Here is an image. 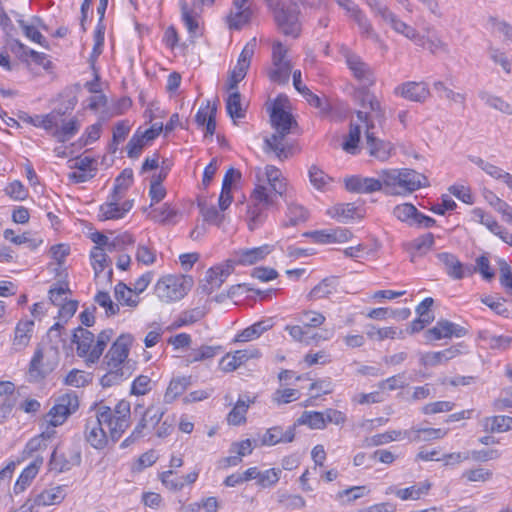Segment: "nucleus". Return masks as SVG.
<instances>
[{
	"mask_svg": "<svg viewBox=\"0 0 512 512\" xmlns=\"http://www.w3.org/2000/svg\"><path fill=\"white\" fill-rule=\"evenodd\" d=\"M130 416L129 401L120 400L114 409L98 404L95 417L86 420L84 430L86 441L98 450L107 447L109 439L116 443L130 426Z\"/></svg>",
	"mask_w": 512,
	"mask_h": 512,
	"instance_id": "f257e3e1",
	"label": "nucleus"
},
{
	"mask_svg": "<svg viewBox=\"0 0 512 512\" xmlns=\"http://www.w3.org/2000/svg\"><path fill=\"white\" fill-rule=\"evenodd\" d=\"M361 94V105L369 111H357L358 120L365 126L366 148L370 154L381 161L390 157L392 145L388 141L379 138L385 123V112L375 95L363 89Z\"/></svg>",
	"mask_w": 512,
	"mask_h": 512,
	"instance_id": "f03ea898",
	"label": "nucleus"
},
{
	"mask_svg": "<svg viewBox=\"0 0 512 512\" xmlns=\"http://www.w3.org/2000/svg\"><path fill=\"white\" fill-rule=\"evenodd\" d=\"M382 187L390 195H407L427 185V178L413 169H385L379 172Z\"/></svg>",
	"mask_w": 512,
	"mask_h": 512,
	"instance_id": "7ed1b4c3",
	"label": "nucleus"
},
{
	"mask_svg": "<svg viewBox=\"0 0 512 512\" xmlns=\"http://www.w3.org/2000/svg\"><path fill=\"white\" fill-rule=\"evenodd\" d=\"M113 336V329H105L98 334L95 341V336L92 332L79 326L74 329L71 340L77 345V355L85 358L86 363L90 365L99 361Z\"/></svg>",
	"mask_w": 512,
	"mask_h": 512,
	"instance_id": "20e7f679",
	"label": "nucleus"
},
{
	"mask_svg": "<svg viewBox=\"0 0 512 512\" xmlns=\"http://www.w3.org/2000/svg\"><path fill=\"white\" fill-rule=\"evenodd\" d=\"M270 120L276 132L270 138L265 139V144L276 153L279 159H285L288 154L282 142L285 136L290 133L291 126L295 121L292 115L286 112L277 101L271 109Z\"/></svg>",
	"mask_w": 512,
	"mask_h": 512,
	"instance_id": "39448f33",
	"label": "nucleus"
},
{
	"mask_svg": "<svg viewBox=\"0 0 512 512\" xmlns=\"http://www.w3.org/2000/svg\"><path fill=\"white\" fill-rule=\"evenodd\" d=\"M267 2L279 31L286 36L298 38L302 31V24L299 19L301 11L296 2L293 1L288 6L272 0Z\"/></svg>",
	"mask_w": 512,
	"mask_h": 512,
	"instance_id": "423d86ee",
	"label": "nucleus"
},
{
	"mask_svg": "<svg viewBox=\"0 0 512 512\" xmlns=\"http://www.w3.org/2000/svg\"><path fill=\"white\" fill-rule=\"evenodd\" d=\"M192 279L184 276L167 275L155 285L156 296L165 303L182 299L190 290Z\"/></svg>",
	"mask_w": 512,
	"mask_h": 512,
	"instance_id": "0eeeda50",
	"label": "nucleus"
},
{
	"mask_svg": "<svg viewBox=\"0 0 512 512\" xmlns=\"http://www.w3.org/2000/svg\"><path fill=\"white\" fill-rule=\"evenodd\" d=\"M166 410L159 405H150L142 413L141 419L136 424L132 433L122 443L121 448H126L138 439L152 435L163 419Z\"/></svg>",
	"mask_w": 512,
	"mask_h": 512,
	"instance_id": "6e6552de",
	"label": "nucleus"
},
{
	"mask_svg": "<svg viewBox=\"0 0 512 512\" xmlns=\"http://www.w3.org/2000/svg\"><path fill=\"white\" fill-rule=\"evenodd\" d=\"M58 361L57 347L51 348L46 355L41 347H37L29 364L28 381L40 382L57 367Z\"/></svg>",
	"mask_w": 512,
	"mask_h": 512,
	"instance_id": "1a4fd4ad",
	"label": "nucleus"
},
{
	"mask_svg": "<svg viewBox=\"0 0 512 512\" xmlns=\"http://www.w3.org/2000/svg\"><path fill=\"white\" fill-rule=\"evenodd\" d=\"M79 408V399L75 392L63 394L56 398L54 405L44 416L48 426L58 427L62 425L70 415Z\"/></svg>",
	"mask_w": 512,
	"mask_h": 512,
	"instance_id": "9d476101",
	"label": "nucleus"
},
{
	"mask_svg": "<svg viewBox=\"0 0 512 512\" xmlns=\"http://www.w3.org/2000/svg\"><path fill=\"white\" fill-rule=\"evenodd\" d=\"M253 205L248 209L249 229L254 230L266 218L265 209L274 204V198L265 186L258 185L251 195Z\"/></svg>",
	"mask_w": 512,
	"mask_h": 512,
	"instance_id": "9b49d317",
	"label": "nucleus"
},
{
	"mask_svg": "<svg viewBox=\"0 0 512 512\" xmlns=\"http://www.w3.org/2000/svg\"><path fill=\"white\" fill-rule=\"evenodd\" d=\"M340 53L351 71L353 77L363 86L369 87L375 83L373 69L363 59L346 46H341Z\"/></svg>",
	"mask_w": 512,
	"mask_h": 512,
	"instance_id": "f8f14e48",
	"label": "nucleus"
},
{
	"mask_svg": "<svg viewBox=\"0 0 512 512\" xmlns=\"http://www.w3.org/2000/svg\"><path fill=\"white\" fill-rule=\"evenodd\" d=\"M133 337L130 334L120 335L112 344L109 351L104 357L106 367L118 368L128 367L125 361L128 358L130 346L132 345Z\"/></svg>",
	"mask_w": 512,
	"mask_h": 512,
	"instance_id": "ddd939ff",
	"label": "nucleus"
},
{
	"mask_svg": "<svg viewBox=\"0 0 512 512\" xmlns=\"http://www.w3.org/2000/svg\"><path fill=\"white\" fill-rule=\"evenodd\" d=\"M274 249V246L264 244L254 248H240L233 253V258L229 259L233 266L235 265H254L265 259Z\"/></svg>",
	"mask_w": 512,
	"mask_h": 512,
	"instance_id": "4468645a",
	"label": "nucleus"
},
{
	"mask_svg": "<svg viewBox=\"0 0 512 512\" xmlns=\"http://www.w3.org/2000/svg\"><path fill=\"white\" fill-rule=\"evenodd\" d=\"M437 258L444 265L446 273L455 280L472 276L476 272V268H473L472 265L462 264L458 258L451 253H438Z\"/></svg>",
	"mask_w": 512,
	"mask_h": 512,
	"instance_id": "2eb2a0df",
	"label": "nucleus"
},
{
	"mask_svg": "<svg viewBox=\"0 0 512 512\" xmlns=\"http://www.w3.org/2000/svg\"><path fill=\"white\" fill-rule=\"evenodd\" d=\"M234 271L233 263L228 260L223 265H218L211 267L206 272V284L201 286L203 292L206 294H211L215 290L219 289L222 284L225 282L227 277Z\"/></svg>",
	"mask_w": 512,
	"mask_h": 512,
	"instance_id": "dca6fc26",
	"label": "nucleus"
},
{
	"mask_svg": "<svg viewBox=\"0 0 512 512\" xmlns=\"http://www.w3.org/2000/svg\"><path fill=\"white\" fill-rule=\"evenodd\" d=\"M394 94L409 101L423 103L430 97V90L425 82L409 81L398 85Z\"/></svg>",
	"mask_w": 512,
	"mask_h": 512,
	"instance_id": "f3484780",
	"label": "nucleus"
},
{
	"mask_svg": "<svg viewBox=\"0 0 512 512\" xmlns=\"http://www.w3.org/2000/svg\"><path fill=\"white\" fill-rule=\"evenodd\" d=\"M467 334V330L448 320H439L436 325L426 331L428 340H440L443 338L463 337Z\"/></svg>",
	"mask_w": 512,
	"mask_h": 512,
	"instance_id": "a211bd4d",
	"label": "nucleus"
},
{
	"mask_svg": "<svg viewBox=\"0 0 512 512\" xmlns=\"http://www.w3.org/2000/svg\"><path fill=\"white\" fill-rule=\"evenodd\" d=\"M259 355V350L255 348L237 350L234 353H227L221 359L220 365L223 371L232 372L246 363L249 359L257 358Z\"/></svg>",
	"mask_w": 512,
	"mask_h": 512,
	"instance_id": "6ab92c4d",
	"label": "nucleus"
},
{
	"mask_svg": "<svg viewBox=\"0 0 512 512\" xmlns=\"http://www.w3.org/2000/svg\"><path fill=\"white\" fill-rule=\"evenodd\" d=\"M295 426L288 427L287 430H283L280 426H274L266 430L262 435L260 441L263 446H274L278 443H289L294 440L295 437Z\"/></svg>",
	"mask_w": 512,
	"mask_h": 512,
	"instance_id": "aec40b11",
	"label": "nucleus"
},
{
	"mask_svg": "<svg viewBox=\"0 0 512 512\" xmlns=\"http://www.w3.org/2000/svg\"><path fill=\"white\" fill-rule=\"evenodd\" d=\"M345 187L350 192L372 193L382 189V181L380 177L375 179L352 176L345 180Z\"/></svg>",
	"mask_w": 512,
	"mask_h": 512,
	"instance_id": "412c9836",
	"label": "nucleus"
},
{
	"mask_svg": "<svg viewBox=\"0 0 512 512\" xmlns=\"http://www.w3.org/2000/svg\"><path fill=\"white\" fill-rule=\"evenodd\" d=\"M279 480L280 478H288V475H282L280 468H271L263 472L259 471L256 467L247 469L243 474L235 477L234 474L226 476L225 480Z\"/></svg>",
	"mask_w": 512,
	"mask_h": 512,
	"instance_id": "4be33fe9",
	"label": "nucleus"
},
{
	"mask_svg": "<svg viewBox=\"0 0 512 512\" xmlns=\"http://www.w3.org/2000/svg\"><path fill=\"white\" fill-rule=\"evenodd\" d=\"M12 52L18 54L21 60L26 61L27 57H31L33 62L42 66L45 70H49L51 68V61L48 60L47 55L45 53L37 52L33 49H29L19 40H13L11 43Z\"/></svg>",
	"mask_w": 512,
	"mask_h": 512,
	"instance_id": "5701e85b",
	"label": "nucleus"
},
{
	"mask_svg": "<svg viewBox=\"0 0 512 512\" xmlns=\"http://www.w3.org/2000/svg\"><path fill=\"white\" fill-rule=\"evenodd\" d=\"M256 397L244 395L238 398L232 410L227 415V422L237 426L246 422V413L251 404L255 403Z\"/></svg>",
	"mask_w": 512,
	"mask_h": 512,
	"instance_id": "b1692460",
	"label": "nucleus"
},
{
	"mask_svg": "<svg viewBox=\"0 0 512 512\" xmlns=\"http://www.w3.org/2000/svg\"><path fill=\"white\" fill-rule=\"evenodd\" d=\"M461 353L457 346H452L438 352H428L421 356V363L424 366H437L455 358Z\"/></svg>",
	"mask_w": 512,
	"mask_h": 512,
	"instance_id": "393cba45",
	"label": "nucleus"
},
{
	"mask_svg": "<svg viewBox=\"0 0 512 512\" xmlns=\"http://www.w3.org/2000/svg\"><path fill=\"white\" fill-rule=\"evenodd\" d=\"M80 122L76 117L68 121L62 120L61 125L57 122V126L52 131V136L60 143H65L74 137L80 130Z\"/></svg>",
	"mask_w": 512,
	"mask_h": 512,
	"instance_id": "a878e982",
	"label": "nucleus"
},
{
	"mask_svg": "<svg viewBox=\"0 0 512 512\" xmlns=\"http://www.w3.org/2000/svg\"><path fill=\"white\" fill-rule=\"evenodd\" d=\"M33 327V320H22L16 325L13 339V346L16 350H22L29 344Z\"/></svg>",
	"mask_w": 512,
	"mask_h": 512,
	"instance_id": "bb28decb",
	"label": "nucleus"
},
{
	"mask_svg": "<svg viewBox=\"0 0 512 512\" xmlns=\"http://www.w3.org/2000/svg\"><path fill=\"white\" fill-rule=\"evenodd\" d=\"M366 5L370 8L375 17H379L391 28L395 25L399 17L380 0H365Z\"/></svg>",
	"mask_w": 512,
	"mask_h": 512,
	"instance_id": "cd10ccee",
	"label": "nucleus"
},
{
	"mask_svg": "<svg viewBox=\"0 0 512 512\" xmlns=\"http://www.w3.org/2000/svg\"><path fill=\"white\" fill-rule=\"evenodd\" d=\"M191 385V377L190 376H182L173 378L164 394V402L172 403L182 395L186 389Z\"/></svg>",
	"mask_w": 512,
	"mask_h": 512,
	"instance_id": "c85d7f7f",
	"label": "nucleus"
},
{
	"mask_svg": "<svg viewBox=\"0 0 512 512\" xmlns=\"http://www.w3.org/2000/svg\"><path fill=\"white\" fill-rule=\"evenodd\" d=\"M252 15L253 11L249 6L234 8L227 16V24L230 29L240 30L250 22Z\"/></svg>",
	"mask_w": 512,
	"mask_h": 512,
	"instance_id": "c756f323",
	"label": "nucleus"
},
{
	"mask_svg": "<svg viewBox=\"0 0 512 512\" xmlns=\"http://www.w3.org/2000/svg\"><path fill=\"white\" fill-rule=\"evenodd\" d=\"M122 196H116L114 194H110L108 197V201L100 206L99 217L101 220H109V219H120L123 218V214L120 208V200Z\"/></svg>",
	"mask_w": 512,
	"mask_h": 512,
	"instance_id": "7c9ffc66",
	"label": "nucleus"
},
{
	"mask_svg": "<svg viewBox=\"0 0 512 512\" xmlns=\"http://www.w3.org/2000/svg\"><path fill=\"white\" fill-rule=\"evenodd\" d=\"M412 434L409 437V441L411 442H420V441H431L436 439H442L446 434L447 430H443L440 428H419L412 427L409 429Z\"/></svg>",
	"mask_w": 512,
	"mask_h": 512,
	"instance_id": "2f4dec72",
	"label": "nucleus"
},
{
	"mask_svg": "<svg viewBox=\"0 0 512 512\" xmlns=\"http://www.w3.org/2000/svg\"><path fill=\"white\" fill-rule=\"evenodd\" d=\"M273 326L271 319L261 320L244 329L238 336L236 341H251L260 337L264 332Z\"/></svg>",
	"mask_w": 512,
	"mask_h": 512,
	"instance_id": "473e14b6",
	"label": "nucleus"
},
{
	"mask_svg": "<svg viewBox=\"0 0 512 512\" xmlns=\"http://www.w3.org/2000/svg\"><path fill=\"white\" fill-rule=\"evenodd\" d=\"M338 281L335 277L325 278L309 293L311 299L329 298L337 292Z\"/></svg>",
	"mask_w": 512,
	"mask_h": 512,
	"instance_id": "72a5a7b5",
	"label": "nucleus"
},
{
	"mask_svg": "<svg viewBox=\"0 0 512 512\" xmlns=\"http://www.w3.org/2000/svg\"><path fill=\"white\" fill-rule=\"evenodd\" d=\"M365 333L367 337L374 341H383L385 339H394L401 337L403 332L395 327L377 328L373 324L365 326Z\"/></svg>",
	"mask_w": 512,
	"mask_h": 512,
	"instance_id": "f704fd0d",
	"label": "nucleus"
},
{
	"mask_svg": "<svg viewBox=\"0 0 512 512\" xmlns=\"http://www.w3.org/2000/svg\"><path fill=\"white\" fill-rule=\"evenodd\" d=\"M107 369V373L100 379V384L103 387H111L113 385H117L131 376L130 367H107Z\"/></svg>",
	"mask_w": 512,
	"mask_h": 512,
	"instance_id": "c9c22d12",
	"label": "nucleus"
},
{
	"mask_svg": "<svg viewBox=\"0 0 512 512\" xmlns=\"http://www.w3.org/2000/svg\"><path fill=\"white\" fill-rule=\"evenodd\" d=\"M392 214L401 222L414 227L418 209L411 203H403L393 208Z\"/></svg>",
	"mask_w": 512,
	"mask_h": 512,
	"instance_id": "e433bc0d",
	"label": "nucleus"
},
{
	"mask_svg": "<svg viewBox=\"0 0 512 512\" xmlns=\"http://www.w3.org/2000/svg\"><path fill=\"white\" fill-rule=\"evenodd\" d=\"M369 490L366 486H352L350 488L340 490L335 494V500L341 505H348L359 498L368 494Z\"/></svg>",
	"mask_w": 512,
	"mask_h": 512,
	"instance_id": "4c0bfd02",
	"label": "nucleus"
},
{
	"mask_svg": "<svg viewBox=\"0 0 512 512\" xmlns=\"http://www.w3.org/2000/svg\"><path fill=\"white\" fill-rule=\"evenodd\" d=\"M91 264L94 269L95 277L99 278L100 274L109 266L111 259L102 247H93L90 253Z\"/></svg>",
	"mask_w": 512,
	"mask_h": 512,
	"instance_id": "58836bf2",
	"label": "nucleus"
},
{
	"mask_svg": "<svg viewBox=\"0 0 512 512\" xmlns=\"http://www.w3.org/2000/svg\"><path fill=\"white\" fill-rule=\"evenodd\" d=\"M352 19L358 25V28L362 36L370 38L375 42L380 41V37L378 33L374 30L371 21L368 19V17L361 9L356 11V13L352 16Z\"/></svg>",
	"mask_w": 512,
	"mask_h": 512,
	"instance_id": "ea45409f",
	"label": "nucleus"
},
{
	"mask_svg": "<svg viewBox=\"0 0 512 512\" xmlns=\"http://www.w3.org/2000/svg\"><path fill=\"white\" fill-rule=\"evenodd\" d=\"M180 7H181L182 20L190 34V37L192 39L198 37L200 35V33H199V22L196 18V15L193 13V11H191L189 9L188 4L185 0L180 1Z\"/></svg>",
	"mask_w": 512,
	"mask_h": 512,
	"instance_id": "a19ab883",
	"label": "nucleus"
},
{
	"mask_svg": "<svg viewBox=\"0 0 512 512\" xmlns=\"http://www.w3.org/2000/svg\"><path fill=\"white\" fill-rule=\"evenodd\" d=\"M115 298L121 304L129 307H136L139 303L138 296L133 292L132 288L125 283L119 282L114 288Z\"/></svg>",
	"mask_w": 512,
	"mask_h": 512,
	"instance_id": "79ce46f5",
	"label": "nucleus"
},
{
	"mask_svg": "<svg viewBox=\"0 0 512 512\" xmlns=\"http://www.w3.org/2000/svg\"><path fill=\"white\" fill-rule=\"evenodd\" d=\"M226 110L234 123H236V119L245 117V110L241 104V94L238 91H233L229 94L226 100Z\"/></svg>",
	"mask_w": 512,
	"mask_h": 512,
	"instance_id": "37998d69",
	"label": "nucleus"
},
{
	"mask_svg": "<svg viewBox=\"0 0 512 512\" xmlns=\"http://www.w3.org/2000/svg\"><path fill=\"white\" fill-rule=\"evenodd\" d=\"M412 434L409 430H391L385 433L374 435L370 438V444L374 446H379L383 444H387L389 442L401 439H409Z\"/></svg>",
	"mask_w": 512,
	"mask_h": 512,
	"instance_id": "c03bdc74",
	"label": "nucleus"
},
{
	"mask_svg": "<svg viewBox=\"0 0 512 512\" xmlns=\"http://www.w3.org/2000/svg\"><path fill=\"white\" fill-rule=\"evenodd\" d=\"M512 418L509 416H493L484 420V429L488 432H505L511 428Z\"/></svg>",
	"mask_w": 512,
	"mask_h": 512,
	"instance_id": "a18cd8bd",
	"label": "nucleus"
},
{
	"mask_svg": "<svg viewBox=\"0 0 512 512\" xmlns=\"http://www.w3.org/2000/svg\"><path fill=\"white\" fill-rule=\"evenodd\" d=\"M65 497V490L62 486L54 487L40 493L36 499L39 505H55L60 503Z\"/></svg>",
	"mask_w": 512,
	"mask_h": 512,
	"instance_id": "49530a36",
	"label": "nucleus"
},
{
	"mask_svg": "<svg viewBox=\"0 0 512 512\" xmlns=\"http://www.w3.org/2000/svg\"><path fill=\"white\" fill-rule=\"evenodd\" d=\"M431 485L429 482H424L421 485H413L408 488L399 489L396 491V496L402 500H417L422 495H425L430 490Z\"/></svg>",
	"mask_w": 512,
	"mask_h": 512,
	"instance_id": "de8ad7c7",
	"label": "nucleus"
},
{
	"mask_svg": "<svg viewBox=\"0 0 512 512\" xmlns=\"http://www.w3.org/2000/svg\"><path fill=\"white\" fill-rule=\"evenodd\" d=\"M296 424L307 425L312 429H323L325 428L324 413L317 411H305L300 418H298Z\"/></svg>",
	"mask_w": 512,
	"mask_h": 512,
	"instance_id": "09e8293b",
	"label": "nucleus"
},
{
	"mask_svg": "<svg viewBox=\"0 0 512 512\" xmlns=\"http://www.w3.org/2000/svg\"><path fill=\"white\" fill-rule=\"evenodd\" d=\"M252 440L245 439L238 443L233 444V448L235 449V452L237 453V456H231L227 457L223 460L224 465H236L240 460L242 456L250 454L255 445H253Z\"/></svg>",
	"mask_w": 512,
	"mask_h": 512,
	"instance_id": "8fccbe9b",
	"label": "nucleus"
},
{
	"mask_svg": "<svg viewBox=\"0 0 512 512\" xmlns=\"http://www.w3.org/2000/svg\"><path fill=\"white\" fill-rule=\"evenodd\" d=\"M361 133V125L351 123L349 133L342 144L343 150L350 154H355L361 139Z\"/></svg>",
	"mask_w": 512,
	"mask_h": 512,
	"instance_id": "3c124183",
	"label": "nucleus"
},
{
	"mask_svg": "<svg viewBox=\"0 0 512 512\" xmlns=\"http://www.w3.org/2000/svg\"><path fill=\"white\" fill-rule=\"evenodd\" d=\"M132 183L133 170L131 168H126L115 179L114 188L111 194L123 197Z\"/></svg>",
	"mask_w": 512,
	"mask_h": 512,
	"instance_id": "603ef678",
	"label": "nucleus"
},
{
	"mask_svg": "<svg viewBox=\"0 0 512 512\" xmlns=\"http://www.w3.org/2000/svg\"><path fill=\"white\" fill-rule=\"evenodd\" d=\"M149 215L151 219L156 222L162 224H172L174 223V218L177 215V211L169 204L165 203L163 206L153 209Z\"/></svg>",
	"mask_w": 512,
	"mask_h": 512,
	"instance_id": "864d4df0",
	"label": "nucleus"
},
{
	"mask_svg": "<svg viewBox=\"0 0 512 512\" xmlns=\"http://www.w3.org/2000/svg\"><path fill=\"white\" fill-rule=\"evenodd\" d=\"M148 141L141 137V129L139 128L134 135L130 138L126 150L127 156L131 159H137L142 153L143 148L146 146Z\"/></svg>",
	"mask_w": 512,
	"mask_h": 512,
	"instance_id": "5fc2aeb1",
	"label": "nucleus"
},
{
	"mask_svg": "<svg viewBox=\"0 0 512 512\" xmlns=\"http://www.w3.org/2000/svg\"><path fill=\"white\" fill-rule=\"evenodd\" d=\"M131 130V125L128 120H122L115 124L113 128L112 143L110 149L115 152L120 142L124 141Z\"/></svg>",
	"mask_w": 512,
	"mask_h": 512,
	"instance_id": "6e6d98bb",
	"label": "nucleus"
},
{
	"mask_svg": "<svg viewBox=\"0 0 512 512\" xmlns=\"http://www.w3.org/2000/svg\"><path fill=\"white\" fill-rule=\"evenodd\" d=\"M485 198L488 200L490 205L495 208L496 211L503 215L507 222H512V208L508 203L500 199L491 191L486 193Z\"/></svg>",
	"mask_w": 512,
	"mask_h": 512,
	"instance_id": "4d7b16f0",
	"label": "nucleus"
},
{
	"mask_svg": "<svg viewBox=\"0 0 512 512\" xmlns=\"http://www.w3.org/2000/svg\"><path fill=\"white\" fill-rule=\"evenodd\" d=\"M198 207L200 209V213L204 219V221L220 226L223 216L220 215L217 208L213 205H207L205 201H199Z\"/></svg>",
	"mask_w": 512,
	"mask_h": 512,
	"instance_id": "13d9d810",
	"label": "nucleus"
},
{
	"mask_svg": "<svg viewBox=\"0 0 512 512\" xmlns=\"http://www.w3.org/2000/svg\"><path fill=\"white\" fill-rule=\"evenodd\" d=\"M94 300L99 306L105 309V313L108 317L114 316L120 311L119 305L112 301L108 292L99 291Z\"/></svg>",
	"mask_w": 512,
	"mask_h": 512,
	"instance_id": "bf43d9fd",
	"label": "nucleus"
},
{
	"mask_svg": "<svg viewBox=\"0 0 512 512\" xmlns=\"http://www.w3.org/2000/svg\"><path fill=\"white\" fill-rule=\"evenodd\" d=\"M288 222L285 225L295 226L300 222L306 221L308 218V214L306 209L298 204L290 203L288 204L287 211Z\"/></svg>",
	"mask_w": 512,
	"mask_h": 512,
	"instance_id": "052dcab7",
	"label": "nucleus"
},
{
	"mask_svg": "<svg viewBox=\"0 0 512 512\" xmlns=\"http://www.w3.org/2000/svg\"><path fill=\"white\" fill-rule=\"evenodd\" d=\"M285 330L288 331V333L294 340L299 342H305L306 344H310L311 340L318 341V339L321 338V336H319L318 334L309 336L308 331L305 330V327L300 325H287L285 327Z\"/></svg>",
	"mask_w": 512,
	"mask_h": 512,
	"instance_id": "680f3d73",
	"label": "nucleus"
},
{
	"mask_svg": "<svg viewBox=\"0 0 512 512\" xmlns=\"http://www.w3.org/2000/svg\"><path fill=\"white\" fill-rule=\"evenodd\" d=\"M19 26L22 28L25 36L31 41L40 44L41 46L48 48V42L45 37L39 32L35 26L30 25L26 21L20 19L18 20Z\"/></svg>",
	"mask_w": 512,
	"mask_h": 512,
	"instance_id": "e2e57ef3",
	"label": "nucleus"
},
{
	"mask_svg": "<svg viewBox=\"0 0 512 512\" xmlns=\"http://www.w3.org/2000/svg\"><path fill=\"white\" fill-rule=\"evenodd\" d=\"M291 73V64L274 65V69L269 72L270 79L278 84H286L289 81Z\"/></svg>",
	"mask_w": 512,
	"mask_h": 512,
	"instance_id": "0e129e2a",
	"label": "nucleus"
},
{
	"mask_svg": "<svg viewBox=\"0 0 512 512\" xmlns=\"http://www.w3.org/2000/svg\"><path fill=\"white\" fill-rule=\"evenodd\" d=\"M481 99L490 107L499 110L504 114L512 115V106L502 98L483 93L481 95Z\"/></svg>",
	"mask_w": 512,
	"mask_h": 512,
	"instance_id": "69168bd1",
	"label": "nucleus"
},
{
	"mask_svg": "<svg viewBox=\"0 0 512 512\" xmlns=\"http://www.w3.org/2000/svg\"><path fill=\"white\" fill-rule=\"evenodd\" d=\"M220 347L203 345L197 349H193L189 354V358L191 362L202 361L206 359H211L216 356Z\"/></svg>",
	"mask_w": 512,
	"mask_h": 512,
	"instance_id": "338daca9",
	"label": "nucleus"
},
{
	"mask_svg": "<svg viewBox=\"0 0 512 512\" xmlns=\"http://www.w3.org/2000/svg\"><path fill=\"white\" fill-rule=\"evenodd\" d=\"M4 191L11 199L15 201H23L28 196V190L18 180L9 183Z\"/></svg>",
	"mask_w": 512,
	"mask_h": 512,
	"instance_id": "774afa93",
	"label": "nucleus"
}]
</instances>
